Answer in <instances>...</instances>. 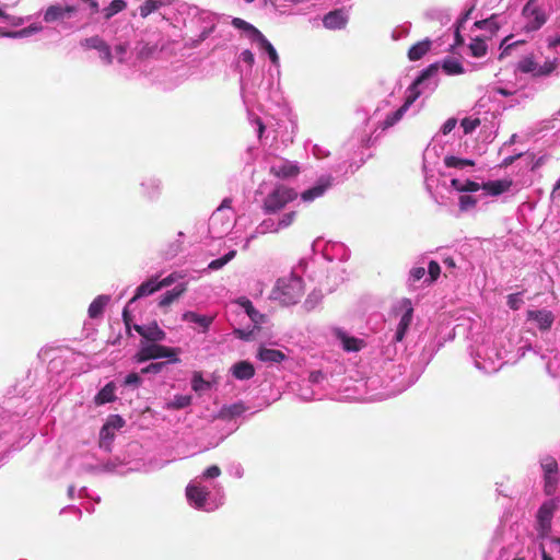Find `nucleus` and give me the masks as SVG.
Here are the masks:
<instances>
[{
    "instance_id": "a18cd8bd",
    "label": "nucleus",
    "mask_w": 560,
    "mask_h": 560,
    "mask_svg": "<svg viewBox=\"0 0 560 560\" xmlns=\"http://www.w3.org/2000/svg\"><path fill=\"white\" fill-rule=\"evenodd\" d=\"M479 126L480 119L477 117H466L460 121L465 135L474 132Z\"/></svg>"
},
{
    "instance_id": "864d4df0",
    "label": "nucleus",
    "mask_w": 560,
    "mask_h": 560,
    "mask_svg": "<svg viewBox=\"0 0 560 560\" xmlns=\"http://www.w3.org/2000/svg\"><path fill=\"white\" fill-rule=\"evenodd\" d=\"M156 50V46L154 45L142 44L138 48V57L141 59L152 57L153 55H155Z\"/></svg>"
},
{
    "instance_id": "69168bd1",
    "label": "nucleus",
    "mask_w": 560,
    "mask_h": 560,
    "mask_svg": "<svg viewBox=\"0 0 560 560\" xmlns=\"http://www.w3.org/2000/svg\"><path fill=\"white\" fill-rule=\"evenodd\" d=\"M313 250L314 252H318V250H323L324 255L326 257H328V244H325L324 246V241L320 240V238H317L313 242Z\"/></svg>"
},
{
    "instance_id": "2eb2a0df",
    "label": "nucleus",
    "mask_w": 560,
    "mask_h": 560,
    "mask_svg": "<svg viewBox=\"0 0 560 560\" xmlns=\"http://www.w3.org/2000/svg\"><path fill=\"white\" fill-rule=\"evenodd\" d=\"M401 310L404 311L400 319L398 322L395 335H394V341L400 342L405 338L409 327L412 324L413 318V308L411 306V303L409 300H404L401 302Z\"/></svg>"
},
{
    "instance_id": "423d86ee",
    "label": "nucleus",
    "mask_w": 560,
    "mask_h": 560,
    "mask_svg": "<svg viewBox=\"0 0 560 560\" xmlns=\"http://www.w3.org/2000/svg\"><path fill=\"white\" fill-rule=\"evenodd\" d=\"M136 361L139 363L166 358L171 362H177L176 351L173 348L158 345L156 342L141 341L139 351L136 354Z\"/></svg>"
},
{
    "instance_id": "4d7b16f0",
    "label": "nucleus",
    "mask_w": 560,
    "mask_h": 560,
    "mask_svg": "<svg viewBox=\"0 0 560 560\" xmlns=\"http://www.w3.org/2000/svg\"><path fill=\"white\" fill-rule=\"evenodd\" d=\"M523 304V298L521 293H513L508 296V305L512 310H518Z\"/></svg>"
},
{
    "instance_id": "4c0bfd02",
    "label": "nucleus",
    "mask_w": 560,
    "mask_h": 560,
    "mask_svg": "<svg viewBox=\"0 0 560 560\" xmlns=\"http://www.w3.org/2000/svg\"><path fill=\"white\" fill-rule=\"evenodd\" d=\"M451 185L457 191H478L481 188V185L469 179L462 180L458 178H453L451 180Z\"/></svg>"
},
{
    "instance_id": "a211bd4d",
    "label": "nucleus",
    "mask_w": 560,
    "mask_h": 560,
    "mask_svg": "<svg viewBox=\"0 0 560 560\" xmlns=\"http://www.w3.org/2000/svg\"><path fill=\"white\" fill-rule=\"evenodd\" d=\"M332 180L330 175L319 177L314 186L302 192L301 199L304 202H312L322 197L331 187Z\"/></svg>"
},
{
    "instance_id": "412c9836",
    "label": "nucleus",
    "mask_w": 560,
    "mask_h": 560,
    "mask_svg": "<svg viewBox=\"0 0 560 560\" xmlns=\"http://www.w3.org/2000/svg\"><path fill=\"white\" fill-rule=\"evenodd\" d=\"M527 319L536 324L540 330H548L555 322V315L548 310H529Z\"/></svg>"
},
{
    "instance_id": "f257e3e1",
    "label": "nucleus",
    "mask_w": 560,
    "mask_h": 560,
    "mask_svg": "<svg viewBox=\"0 0 560 560\" xmlns=\"http://www.w3.org/2000/svg\"><path fill=\"white\" fill-rule=\"evenodd\" d=\"M439 68L436 65H431L415 80V82L407 89L405 102L398 108H394L388 100L383 101L372 117L370 118L377 128L386 130L395 126L405 114L411 108L415 102L425 91H433L436 86L434 77L436 75Z\"/></svg>"
},
{
    "instance_id": "de8ad7c7",
    "label": "nucleus",
    "mask_w": 560,
    "mask_h": 560,
    "mask_svg": "<svg viewBox=\"0 0 560 560\" xmlns=\"http://www.w3.org/2000/svg\"><path fill=\"white\" fill-rule=\"evenodd\" d=\"M475 25L478 28L489 30L490 32H494L499 28V24L497 23V15L494 14H492L489 19L477 21Z\"/></svg>"
},
{
    "instance_id": "20e7f679",
    "label": "nucleus",
    "mask_w": 560,
    "mask_h": 560,
    "mask_svg": "<svg viewBox=\"0 0 560 560\" xmlns=\"http://www.w3.org/2000/svg\"><path fill=\"white\" fill-rule=\"evenodd\" d=\"M508 353L505 349H498L494 345L482 343L478 346L474 358L475 366L483 373L491 374L501 369Z\"/></svg>"
},
{
    "instance_id": "37998d69",
    "label": "nucleus",
    "mask_w": 560,
    "mask_h": 560,
    "mask_svg": "<svg viewBox=\"0 0 560 560\" xmlns=\"http://www.w3.org/2000/svg\"><path fill=\"white\" fill-rule=\"evenodd\" d=\"M469 49L474 57H482L487 52V45L483 39L475 38L469 45Z\"/></svg>"
},
{
    "instance_id": "6e6d98bb",
    "label": "nucleus",
    "mask_w": 560,
    "mask_h": 560,
    "mask_svg": "<svg viewBox=\"0 0 560 560\" xmlns=\"http://www.w3.org/2000/svg\"><path fill=\"white\" fill-rule=\"evenodd\" d=\"M294 219H295V212L294 211L284 213L278 220V226L280 228V230L287 229L288 226H290L293 223Z\"/></svg>"
},
{
    "instance_id": "e2e57ef3",
    "label": "nucleus",
    "mask_w": 560,
    "mask_h": 560,
    "mask_svg": "<svg viewBox=\"0 0 560 560\" xmlns=\"http://www.w3.org/2000/svg\"><path fill=\"white\" fill-rule=\"evenodd\" d=\"M312 153L318 160L327 158L329 155L328 150L318 144L313 145Z\"/></svg>"
},
{
    "instance_id": "052dcab7",
    "label": "nucleus",
    "mask_w": 560,
    "mask_h": 560,
    "mask_svg": "<svg viewBox=\"0 0 560 560\" xmlns=\"http://www.w3.org/2000/svg\"><path fill=\"white\" fill-rule=\"evenodd\" d=\"M240 59L249 67H252L255 62L254 54L248 49H245L240 54Z\"/></svg>"
},
{
    "instance_id": "79ce46f5",
    "label": "nucleus",
    "mask_w": 560,
    "mask_h": 560,
    "mask_svg": "<svg viewBox=\"0 0 560 560\" xmlns=\"http://www.w3.org/2000/svg\"><path fill=\"white\" fill-rule=\"evenodd\" d=\"M240 304L254 323L260 322V319L262 318V315L254 308V306L249 300L243 298L240 300Z\"/></svg>"
},
{
    "instance_id": "9b49d317",
    "label": "nucleus",
    "mask_w": 560,
    "mask_h": 560,
    "mask_svg": "<svg viewBox=\"0 0 560 560\" xmlns=\"http://www.w3.org/2000/svg\"><path fill=\"white\" fill-rule=\"evenodd\" d=\"M77 12V7L74 5H63L61 3H55L48 5L43 11V20L48 23H62L66 20L70 19Z\"/></svg>"
},
{
    "instance_id": "bb28decb",
    "label": "nucleus",
    "mask_w": 560,
    "mask_h": 560,
    "mask_svg": "<svg viewBox=\"0 0 560 560\" xmlns=\"http://www.w3.org/2000/svg\"><path fill=\"white\" fill-rule=\"evenodd\" d=\"M231 374L238 381H246L255 375V369L248 361H240L230 369Z\"/></svg>"
},
{
    "instance_id": "13d9d810",
    "label": "nucleus",
    "mask_w": 560,
    "mask_h": 560,
    "mask_svg": "<svg viewBox=\"0 0 560 560\" xmlns=\"http://www.w3.org/2000/svg\"><path fill=\"white\" fill-rule=\"evenodd\" d=\"M164 365H165V363H162V362L151 363L148 366L142 369V373L143 374H149V373L156 374V373H160L162 371V369L164 368Z\"/></svg>"
},
{
    "instance_id": "5fc2aeb1",
    "label": "nucleus",
    "mask_w": 560,
    "mask_h": 560,
    "mask_svg": "<svg viewBox=\"0 0 560 560\" xmlns=\"http://www.w3.org/2000/svg\"><path fill=\"white\" fill-rule=\"evenodd\" d=\"M428 272H429V279H425V281H428L430 283L435 281L441 272L440 265L436 261L431 260L429 262Z\"/></svg>"
},
{
    "instance_id": "603ef678",
    "label": "nucleus",
    "mask_w": 560,
    "mask_h": 560,
    "mask_svg": "<svg viewBox=\"0 0 560 560\" xmlns=\"http://www.w3.org/2000/svg\"><path fill=\"white\" fill-rule=\"evenodd\" d=\"M476 203H477V200L471 196L462 195L459 197V208L463 211H468V210L472 209L476 206Z\"/></svg>"
},
{
    "instance_id": "473e14b6",
    "label": "nucleus",
    "mask_w": 560,
    "mask_h": 560,
    "mask_svg": "<svg viewBox=\"0 0 560 560\" xmlns=\"http://www.w3.org/2000/svg\"><path fill=\"white\" fill-rule=\"evenodd\" d=\"M432 42L430 39H423L418 42L408 50V58L411 61L420 60L431 48Z\"/></svg>"
},
{
    "instance_id": "a19ab883",
    "label": "nucleus",
    "mask_w": 560,
    "mask_h": 560,
    "mask_svg": "<svg viewBox=\"0 0 560 560\" xmlns=\"http://www.w3.org/2000/svg\"><path fill=\"white\" fill-rule=\"evenodd\" d=\"M236 255V250H230L224 256L214 259L209 262L208 269L209 270H219L223 268L228 262H230Z\"/></svg>"
},
{
    "instance_id": "2f4dec72",
    "label": "nucleus",
    "mask_w": 560,
    "mask_h": 560,
    "mask_svg": "<svg viewBox=\"0 0 560 560\" xmlns=\"http://www.w3.org/2000/svg\"><path fill=\"white\" fill-rule=\"evenodd\" d=\"M110 301V296L106 294H101L96 296L89 306L88 313L91 318L100 317L107 304Z\"/></svg>"
},
{
    "instance_id": "5701e85b",
    "label": "nucleus",
    "mask_w": 560,
    "mask_h": 560,
    "mask_svg": "<svg viewBox=\"0 0 560 560\" xmlns=\"http://www.w3.org/2000/svg\"><path fill=\"white\" fill-rule=\"evenodd\" d=\"M135 329L145 339V341L150 342L163 341L166 337L165 332L158 326L156 323L150 325H136Z\"/></svg>"
},
{
    "instance_id": "7ed1b4c3",
    "label": "nucleus",
    "mask_w": 560,
    "mask_h": 560,
    "mask_svg": "<svg viewBox=\"0 0 560 560\" xmlns=\"http://www.w3.org/2000/svg\"><path fill=\"white\" fill-rule=\"evenodd\" d=\"M304 290L302 278L295 273H290L277 280L270 292V299L282 305H294L303 296Z\"/></svg>"
},
{
    "instance_id": "a878e982",
    "label": "nucleus",
    "mask_w": 560,
    "mask_h": 560,
    "mask_svg": "<svg viewBox=\"0 0 560 560\" xmlns=\"http://www.w3.org/2000/svg\"><path fill=\"white\" fill-rule=\"evenodd\" d=\"M187 290V283L182 282L176 284L172 290L163 293L158 301L159 307H167L177 299H179Z\"/></svg>"
},
{
    "instance_id": "c9c22d12",
    "label": "nucleus",
    "mask_w": 560,
    "mask_h": 560,
    "mask_svg": "<svg viewBox=\"0 0 560 560\" xmlns=\"http://www.w3.org/2000/svg\"><path fill=\"white\" fill-rule=\"evenodd\" d=\"M43 30H44V26L42 25V23H33V24L28 25L27 27H24L23 30L15 31V32H9V33H5L4 35L8 37H11V38H22V37H27L33 34L39 33Z\"/></svg>"
},
{
    "instance_id": "6ab92c4d",
    "label": "nucleus",
    "mask_w": 560,
    "mask_h": 560,
    "mask_svg": "<svg viewBox=\"0 0 560 560\" xmlns=\"http://www.w3.org/2000/svg\"><path fill=\"white\" fill-rule=\"evenodd\" d=\"M162 192V183L161 180L155 176H149L144 177L140 182V195L149 200L154 201L156 200Z\"/></svg>"
},
{
    "instance_id": "f3484780",
    "label": "nucleus",
    "mask_w": 560,
    "mask_h": 560,
    "mask_svg": "<svg viewBox=\"0 0 560 560\" xmlns=\"http://www.w3.org/2000/svg\"><path fill=\"white\" fill-rule=\"evenodd\" d=\"M299 166L285 159H276L270 165V173L281 179H289L299 174Z\"/></svg>"
},
{
    "instance_id": "09e8293b",
    "label": "nucleus",
    "mask_w": 560,
    "mask_h": 560,
    "mask_svg": "<svg viewBox=\"0 0 560 560\" xmlns=\"http://www.w3.org/2000/svg\"><path fill=\"white\" fill-rule=\"evenodd\" d=\"M323 294L319 291H313L308 294L304 302V306L307 310H313L322 300Z\"/></svg>"
},
{
    "instance_id": "cd10ccee",
    "label": "nucleus",
    "mask_w": 560,
    "mask_h": 560,
    "mask_svg": "<svg viewBox=\"0 0 560 560\" xmlns=\"http://www.w3.org/2000/svg\"><path fill=\"white\" fill-rule=\"evenodd\" d=\"M257 358L265 363H280L287 355L284 352L278 349L260 347L257 352Z\"/></svg>"
},
{
    "instance_id": "4468645a",
    "label": "nucleus",
    "mask_w": 560,
    "mask_h": 560,
    "mask_svg": "<svg viewBox=\"0 0 560 560\" xmlns=\"http://www.w3.org/2000/svg\"><path fill=\"white\" fill-rule=\"evenodd\" d=\"M81 46L84 49L97 50L101 60L105 65H110L114 61L113 51L110 47L100 36L84 38L83 40H81Z\"/></svg>"
},
{
    "instance_id": "f8f14e48",
    "label": "nucleus",
    "mask_w": 560,
    "mask_h": 560,
    "mask_svg": "<svg viewBox=\"0 0 560 560\" xmlns=\"http://www.w3.org/2000/svg\"><path fill=\"white\" fill-rule=\"evenodd\" d=\"M540 466L544 472L545 492L551 495L556 491L558 483V464L551 456H545L540 460Z\"/></svg>"
},
{
    "instance_id": "c85d7f7f",
    "label": "nucleus",
    "mask_w": 560,
    "mask_h": 560,
    "mask_svg": "<svg viewBox=\"0 0 560 560\" xmlns=\"http://www.w3.org/2000/svg\"><path fill=\"white\" fill-rule=\"evenodd\" d=\"M347 23V18L341 11H332L327 13L323 19V24L329 30H340Z\"/></svg>"
},
{
    "instance_id": "338daca9",
    "label": "nucleus",
    "mask_w": 560,
    "mask_h": 560,
    "mask_svg": "<svg viewBox=\"0 0 560 560\" xmlns=\"http://www.w3.org/2000/svg\"><path fill=\"white\" fill-rule=\"evenodd\" d=\"M324 380V374L322 371H313L310 373L308 381L312 384L320 383Z\"/></svg>"
},
{
    "instance_id": "f704fd0d",
    "label": "nucleus",
    "mask_w": 560,
    "mask_h": 560,
    "mask_svg": "<svg viewBox=\"0 0 560 560\" xmlns=\"http://www.w3.org/2000/svg\"><path fill=\"white\" fill-rule=\"evenodd\" d=\"M442 69L448 75L462 74L465 71L462 62L452 57L443 60Z\"/></svg>"
},
{
    "instance_id": "1a4fd4ad",
    "label": "nucleus",
    "mask_w": 560,
    "mask_h": 560,
    "mask_svg": "<svg viewBox=\"0 0 560 560\" xmlns=\"http://www.w3.org/2000/svg\"><path fill=\"white\" fill-rule=\"evenodd\" d=\"M539 0H528L523 8V18L526 21L525 28L527 31H536L540 28L547 21L546 12L540 8Z\"/></svg>"
},
{
    "instance_id": "ea45409f",
    "label": "nucleus",
    "mask_w": 560,
    "mask_h": 560,
    "mask_svg": "<svg viewBox=\"0 0 560 560\" xmlns=\"http://www.w3.org/2000/svg\"><path fill=\"white\" fill-rule=\"evenodd\" d=\"M191 388L198 394H201L210 388V383L202 378L199 372H195L191 378Z\"/></svg>"
},
{
    "instance_id": "3c124183",
    "label": "nucleus",
    "mask_w": 560,
    "mask_h": 560,
    "mask_svg": "<svg viewBox=\"0 0 560 560\" xmlns=\"http://www.w3.org/2000/svg\"><path fill=\"white\" fill-rule=\"evenodd\" d=\"M182 278V275L178 272H172L167 277L159 280L158 283L160 289L171 287L173 283L177 282Z\"/></svg>"
},
{
    "instance_id": "aec40b11",
    "label": "nucleus",
    "mask_w": 560,
    "mask_h": 560,
    "mask_svg": "<svg viewBox=\"0 0 560 560\" xmlns=\"http://www.w3.org/2000/svg\"><path fill=\"white\" fill-rule=\"evenodd\" d=\"M557 508L555 499L547 500L539 508L537 513V521L542 533H547L550 529L551 520Z\"/></svg>"
},
{
    "instance_id": "c756f323",
    "label": "nucleus",
    "mask_w": 560,
    "mask_h": 560,
    "mask_svg": "<svg viewBox=\"0 0 560 560\" xmlns=\"http://www.w3.org/2000/svg\"><path fill=\"white\" fill-rule=\"evenodd\" d=\"M183 320L194 323L202 328V331H207L213 322V316L201 315L191 311L183 314Z\"/></svg>"
},
{
    "instance_id": "49530a36",
    "label": "nucleus",
    "mask_w": 560,
    "mask_h": 560,
    "mask_svg": "<svg viewBox=\"0 0 560 560\" xmlns=\"http://www.w3.org/2000/svg\"><path fill=\"white\" fill-rule=\"evenodd\" d=\"M126 8L125 0H113L109 5L104 10L105 18L109 19Z\"/></svg>"
},
{
    "instance_id": "9d476101",
    "label": "nucleus",
    "mask_w": 560,
    "mask_h": 560,
    "mask_svg": "<svg viewBox=\"0 0 560 560\" xmlns=\"http://www.w3.org/2000/svg\"><path fill=\"white\" fill-rule=\"evenodd\" d=\"M125 425V420L119 415H112L108 417L106 423L100 431V447L105 451H110L115 432Z\"/></svg>"
},
{
    "instance_id": "4be33fe9",
    "label": "nucleus",
    "mask_w": 560,
    "mask_h": 560,
    "mask_svg": "<svg viewBox=\"0 0 560 560\" xmlns=\"http://www.w3.org/2000/svg\"><path fill=\"white\" fill-rule=\"evenodd\" d=\"M513 182L509 178L488 180L481 185L486 196L498 197L510 190Z\"/></svg>"
},
{
    "instance_id": "0eeeda50",
    "label": "nucleus",
    "mask_w": 560,
    "mask_h": 560,
    "mask_svg": "<svg viewBox=\"0 0 560 560\" xmlns=\"http://www.w3.org/2000/svg\"><path fill=\"white\" fill-rule=\"evenodd\" d=\"M296 198V192L288 187L279 186L270 192L264 202V209L267 213H275L281 210L288 202Z\"/></svg>"
},
{
    "instance_id": "72a5a7b5",
    "label": "nucleus",
    "mask_w": 560,
    "mask_h": 560,
    "mask_svg": "<svg viewBox=\"0 0 560 560\" xmlns=\"http://www.w3.org/2000/svg\"><path fill=\"white\" fill-rule=\"evenodd\" d=\"M231 23L235 28L241 30L250 42L256 38V35L260 34V31L254 25L240 18H234Z\"/></svg>"
},
{
    "instance_id": "c03bdc74",
    "label": "nucleus",
    "mask_w": 560,
    "mask_h": 560,
    "mask_svg": "<svg viewBox=\"0 0 560 560\" xmlns=\"http://www.w3.org/2000/svg\"><path fill=\"white\" fill-rule=\"evenodd\" d=\"M162 5V1L160 0H145L143 4L139 8L140 15L142 18L148 16L149 14L156 11Z\"/></svg>"
},
{
    "instance_id": "f03ea898",
    "label": "nucleus",
    "mask_w": 560,
    "mask_h": 560,
    "mask_svg": "<svg viewBox=\"0 0 560 560\" xmlns=\"http://www.w3.org/2000/svg\"><path fill=\"white\" fill-rule=\"evenodd\" d=\"M220 475V467L212 465L189 481L186 487V498L190 506L212 512L223 504L224 491L222 486L215 481Z\"/></svg>"
},
{
    "instance_id": "58836bf2",
    "label": "nucleus",
    "mask_w": 560,
    "mask_h": 560,
    "mask_svg": "<svg viewBox=\"0 0 560 560\" xmlns=\"http://www.w3.org/2000/svg\"><path fill=\"white\" fill-rule=\"evenodd\" d=\"M444 164L447 167L464 170L466 167H472L475 165V162L469 159H462L457 156H446L444 159Z\"/></svg>"
},
{
    "instance_id": "bf43d9fd",
    "label": "nucleus",
    "mask_w": 560,
    "mask_h": 560,
    "mask_svg": "<svg viewBox=\"0 0 560 560\" xmlns=\"http://www.w3.org/2000/svg\"><path fill=\"white\" fill-rule=\"evenodd\" d=\"M457 125V120L455 118H448L441 127V132L443 135H448L452 132Z\"/></svg>"
},
{
    "instance_id": "774afa93",
    "label": "nucleus",
    "mask_w": 560,
    "mask_h": 560,
    "mask_svg": "<svg viewBox=\"0 0 560 560\" xmlns=\"http://www.w3.org/2000/svg\"><path fill=\"white\" fill-rule=\"evenodd\" d=\"M213 27H214L213 23L210 22L207 26L203 27V30L197 40L201 42V40L206 39L210 35V33L213 31Z\"/></svg>"
},
{
    "instance_id": "b1692460",
    "label": "nucleus",
    "mask_w": 560,
    "mask_h": 560,
    "mask_svg": "<svg viewBox=\"0 0 560 560\" xmlns=\"http://www.w3.org/2000/svg\"><path fill=\"white\" fill-rule=\"evenodd\" d=\"M252 43L255 44L261 52L267 54L271 63L277 69L280 67V59L276 48L261 32L259 35H256V38Z\"/></svg>"
},
{
    "instance_id": "393cba45",
    "label": "nucleus",
    "mask_w": 560,
    "mask_h": 560,
    "mask_svg": "<svg viewBox=\"0 0 560 560\" xmlns=\"http://www.w3.org/2000/svg\"><path fill=\"white\" fill-rule=\"evenodd\" d=\"M280 231V228L278 226V221L273 219H266L264 220L256 230L245 240L244 249H247L250 242L255 240L258 235H262L266 233H276Z\"/></svg>"
},
{
    "instance_id": "680f3d73",
    "label": "nucleus",
    "mask_w": 560,
    "mask_h": 560,
    "mask_svg": "<svg viewBox=\"0 0 560 560\" xmlns=\"http://www.w3.org/2000/svg\"><path fill=\"white\" fill-rule=\"evenodd\" d=\"M425 275V269L423 267H413L410 270V280L416 282L422 279Z\"/></svg>"
},
{
    "instance_id": "7c9ffc66",
    "label": "nucleus",
    "mask_w": 560,
    "mask_h": 560,
    "mask_svg": "<svg viewBox=\"0 0 560 560\" xmlns=\"http://www.w3.org/2000/svg\"><path fill=\"white\" fill-rule=\"evenodd\" d=\"M116 399V385L110 382L106 384L94 397V402L97 406L113 402Z\"/></svg>"
},
{
    "instance_id": "0e129e2a",
    "label": "nucleus",
    "mask_w": 560,
    "mask_h": 560,
    "mask_svg": "<svg viewBox=\"0 0 560 560\" xmlns=\"http://www.w3.org/2000/svg\"><path fill=\"white\" fill-rule=\"evenodd\" d=\"M141 383V377L137 373H130L125 378V385L137 387Z\"/></svg>"
},
{
    "instance_id": "8fccbe9b",
    "label": "nucleus",
    "mask_w": 560,
    "mask_h": 560,
    "mask_svg": "<svg viewBox=\"0 0 560 560\" xmlns=\"http://www.w3.org/2000/svg\"><path fill=\"white\" fill-rule=\"evenodd\" d=\"M127 51H128L127 44H118L114 47L113 57L118 62L122 63L126 61Z\"/></svg>"
},
{
    "instance_id": "e433bc0d",
    "label": "nucleus",
    "mask_w": 560,
    "mask_h": 560,
    "mask_svg": "<svg viewBox=\"0 0 560 560\" xmlns=\"http://www.w3.org/2000/svg\"><path fill=\"white\" fill-rule=\"evenodd\" d=\"M192 397L190 395H175L173 399L165 404L166 409L178 410L190 406Z\"/></svg>"
},
{
    "instance_id": "39448f33",
    "label": "nucleus",
    "mask_w": 560,
    "mask_h": 560,
    "mask_svg": "<svg viewBox=\"0 0 560 560\" xmlns=\"http://www.w3.org/2000/svg\"><path fill=\"white\" fill-rule=\"evenodd\" d=\"M231 203L232 200L225 198L211 214L209 232L213 238H221L232 230L235 223V215Z\"/></svg>"
},
{
    "instance_id": "ddd939ff",
    "label": "nucleus",
    "mask_w": 560,
    "mask_h": 560,
    "mask_svg": "<svg viewBox=\"0 0 560 560\" xmlns=\"http://www.w3.org/2000/svg\"><path fill=\"white\" fill-rule=\"evenodd\" d=\"M159 290H161V289H160L159 283H158V277H152V278L148 279L147 281L142 282L136 289L135 295L128 302V304L125 306V308L122 311V317H124L125 324L127 326L129 325V320H130V318H129V307H130V305L133 302H136L137 300L142 299L144 296L152 295L153 293L158 292Z\"/></svg>"
},
{
    "instance_id": "dca6fc26",
    "label": "nucleus",
    "mask_w": 560,
    "mask_h": 560,
    "mask_svg": "<svg viewBox=\"0 0 560 560\" xmlns=\"http://www.w3.org/2000/svg\"><path fill=\"white\" fill-rule=\"evenodd\" d=\"M331 332L335 339L347 352H358L365 347V341L363 339L353 337L341 328H332Z\"/></svg>"
},
{
    "instance_id": "6e6552de",
    "label": "nucleus",
    "mask_w": 560,
    "mask_h": 560,
    "mask_svg": "<svg viewBox=\"0 0 560 560\" xmlns=\"http://www.w3.org/2000/svg\"><path fill=\"white\" fill-rule=\"evenodd\" d=\"M439 164V149L436 147H428L423 152L422 170L424 174V185L428 191L432 192L436 184L435 172Z\"/></svg>"
}]
</instances>
